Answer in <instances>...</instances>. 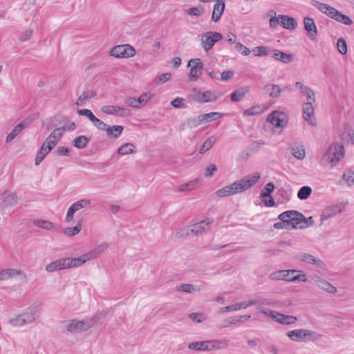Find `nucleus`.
Listing matches in <instances>:
<instances>
[{
    "label": "nucleus",
    "instance_id": "f257e3e1",
    "mask_svg": "<svg viewBox=\"0 0 354 354\" xmlns=\"http://www.w3.org/2000/svg\"><path fill=\"white\" fill-rule=\"evenodd\" d=\"M212 218H207L178 231L175 236L178 239H188L207 232L213 223Z\"/></svg>",
    "mask_w": 354,
    "mask_h": 354
},
{
    "label": "nucleus",
    "instance_id": "f03ea898",
    "mask_svg": "<svg viewBox=\"0 0 354 354\" xmlns=\"http://www.w3.org/2000/svg\"><path fill=\"white\" fill-rule=\"evenodd\" d=\"M314 6H315L322 13L326 15L331 19L343 24L344 25H351L353 24L352 19L347 15L342 14L336 8L317 1L313 2Z\"/></svg>",
    "mask_w": 354,
    "mask_h": 354
},
{
    "label": "nucleus",
    "instance_id": "7ed1b4c3",
    "mask_svg": "<svg viewBox=\"0 0 354 354\" xmlns=\"http://www.w3.org/2000/svg\"><path fill=\"white\" fill-rule=\"evenodd\" d=\"M345 155V150L343 144L339 142L332 143L324 155V158L331 163L333 166L336 165Z\"/></svg>",
    "mask_w": 354,
    "mask_h": 354
},
{
    "label": "nucleus",
    "instance_id": "20e7f679",
    "mask_svg": "<svg viewBox=\"0 0 354 354\" xmlns=\"http://www.w3.org/2000/svg\"><path fill=\"white\" fill-rule=\"evenodd\" d=\"M1 202L0 203V209L2 213H5L8 209L12 208L18 203V196L15 192H10L9 190H5L0 196Z\"/></svg>",
    "mask_w": 354,
    "mask_h": 354
},
{
    "label": "nucleus",
    "instance_id": "39448f33",
    "mask_svg": "<svg viewBox=\"0 0 354 354\" xmlns=\"http://www.w3.org/2000/svg\"><path fill=\"white\" fill-rule=\"evenodd\" d=\"M223 39V35L216 31H209L202 35L201 45L205 51L212 48L215 43Z\"/></svg>",
    "mask_w": 354,
    "mask_h": 354
},
{
    "label": "nucleus",
    "instance_id": "423d86ee",
    "mask_svg": "<svg viewBox=\"0 0 354 354\" xmlns=\"http://www.w3.org/2000/svg\"><path fill=\"white\" fill-rule=\"evenodd\" d=\"M136 54V50L129 44L118 45L110 51V55L117 58L132 57Z\"/></svg>",
    "mask_w": 354,
    "mask_h": 354
},
{
    "label": "nucleus",
    "instance_id": "0eeeda50",
    "mask_svg": "<svg viewBox=\"0 0 354 354\" xmlns=\"http://www.w3.org/2000/svg\"><path fill=\"white\" fill-rule=\"evenodd\" d=\"M261 175L255 172L252 175H248L238 181H235L238 186L239 193L243 192L254 186L260 179Z\"/></svg>",
    "mask_w": 354,
    "mask_h": 354
},
{
    "label": "nucleus",
    "instance_id": "6e6552de",
    "mask_svg": "<svg viewBox=\"0 0 354 354\" xmlns=\"http://www.w3.org/2000/svg\"><path fill=\"white\" fill-rule=\"evenodd\" d=\"M36 312L35 308H28L22 315L10 320V324L13 326H22L31 323L35 319Z\"/></svg>",
    "mask_w": 354,
    "mask_h": 354
},
{
    "label": "nucleus",
    "instance_id": "1a4fd4ad",
    "mask_svg": "<svg viewBox=\"0 0 354 354\" xmlns=\"http://www.w3.org/2000/svg\"><path fill=\"white\" fill-rule=\"evenodd\" d=\"M286 216V220L288 222V230L292 229H297L299 226L302 224V213L297 210H288L283 212L282 217Z\"/></svg>",
    "mask_w": 354,
    "mask_h": 354
},
{
    "label": "nucleus",
    "instance_id": "9d476101",
    "mask_svg": "<svg viewBox=\"0 0 354 354\" xmlns=\"http://www.w3.org/2000/svg\"><path fill=\"white\" fill-rule=\"evenodd\" d=\"M191 64H193V66L191 67L188 78L189 81L194 82L197 80L201 75L203 64L199 58L190 59L188 66H191Z\"/></svg>",
    "mask_w": 354,
    "mask_h": 354
},
{
    "label": "nucleus",
    "instance_id": "9b49d317",
    "mask_svg": "<svg viewBox=\"0 0 354 354\" xmlns=\"http://www.w3.org/2000/svg\"><path fill=\"white\" fill-rule=\"evenodd\" d=\"M193 93H194L193 95V100L198 103L209 102L217 100V96L215 93L210 91H207L203 93L198 88H194Z\"/></svg>",
    "mask_w": 354,
    "mask_h": 354
},
{
    "label": "nucleus",
    "instance_id": "f8f14e48",
    "mask_svg": "<svg viewBox=\"0 0 354 354\" xmlns=\"http://www.w3.org/2000/svg\"><path fill=\"white\" fill-rule=\"evenodd\" d=\"M215 341H201L194 342L188 345V348L194 351H212L213 349L221 348L222 346H216Z\"/></svg>",
    "mask_w": 354,
    "mask_h": 354
},
{
    "label": "nucleus",
    "instance_id": "ddd939ff",
    "mask_svg": "<svg viewBox=\"0 0 354 354\" xmlns=\"http://www.w3.org/2000/svg\"><path fill=\"white\" fill-rule=\"evenodd\" d=\"M267 120L269 121L274 127L278 128L284 127L288 123L286 115L283 113L277 111H273L270 114Z\"/></svg>",
    "mask_w": 354,
    "mask_h": 354
},
{
    "label": "nucleus",
    "instance_id": "4468645a",
    "mask_svg": "<svg viewBox=\"0 0 354 354\" xmlns=\"http://www.w3.org/2000/svg\"><path fill=\"white\" fill-rule=\"evenodd\" d=\"M32 122V119L27 118L16 125L12 131L7 136L6 142L7 143L13 140L18 134L24 129H26Z\"/></svg>",
    "mask_w": 354,
    "mask_h": 354
},
{
    "label": "nucleus",
    "instance_id": "2eb2a0df",
    "mask_svg": "<svg viewBox=\"0 0 354 354\" xmlns=\"http://www.w3.org/2000/svg\"><path fill=\"white\" fill-rule=\"evenodd\" d=\"M304 25L307 36L312 40L315 39L318 32L314 19L309 17H304Z\"/></svg>",
    "mask_w": 354,
    "mask_h": 354
},
{
    "label": "nucleus",
    "instance_id": "dca6fc26",
    "mask_svg": "<svg viewBox=\"0 0 354 354\" xmlns=\"http://www.w3.org/2000/svg\"><path fill=\"white\" fill-rule=\"evenodd\" d=\"M313 333L311 330L306 329H296L289 331L287 333V336L292 341L304 342L308 336L312 335Z\"/></svg>",
    "mask_w": 354,
    "mask_h": 354
},
{
    "label": "nucleus",
    "instance_id": "f3484780",
    "mask_svg": "<svg viewBox=\"0 0 354 354\" xmlns=\"http://www.w3.org/2000/svg\"><path fill=\"white\" fill-rule=\"evenodd\" d=\"M345 206L342 203L330 205L324 209L321 215V221H324L327 220L337 214L341 213L344 209Z\"/></svg>",
    "mask_w": 354,
    "mask_h": 354
},
{
    "label": "nucleus",
    "instance_id": "a211bd4d",
    "mask_svg": "<svg viewBox=\"0 0 354 354\" xmlns=\"http://www.w3.org/2000/svg\"><path fill=\"white\" fill-rule=\"evenodd\" d=\"M107 315V311H102L88 320L79 321V326L82 328V331H86L94 326L102 317Z\"/></svg>",
    "mask_w": 354,
    "mask_h": 354
},
{
    "label": "nucleus",
    "instance_id": "6ab92c4d",
    "mask_svg": "<svg viewBox=\"0 0 354 354\" xmlns=\"http://www.w3.org/2000/svg\"><path fill=\"white\" fill-rule=\"evenodd\" d=\"M239 193L238 186L235 182L229 185H226L216 192V196L219 198H224Z\"/></svg>",
    "mask_w": 354,
    "mask_h": 354
},
{
    "label": "nucleus",
    "instance_id": "aec40b11",
    "mask_svg": "<svg viewBox=\"0 0 354 354\" xmlns=\"http://www.w3.org/2000/svg\"><path fill=\"white\" fill-rule=\"evenodd\" d=\"M313 280V283L319 288L328 293L334 294L337 292V288L335 286H332L328 281L322 279L317 275L314 276Z\"/></svg>",
    "mask_w": 354,
    "mask_h": 354
},
{
    "label": "nucleus",
    "instance_id": "412c9836",
    "mask_svg": "<svg viewBox=\"0 0 354 354\" xmlns=\"http://www.w3.org/2000/svg\"><path fill=\"white\" fill-rule=\"evenodd\" d=\"M289 272L288 274H285V281H300L303 282L307 281L306 274L301 270H286Z\"/></svg>",
    "mask_w": 354,
    "mask_h": 354
},
{
    "label": "nucleus",
    "instance_id": "4be33fe9",
    "mask_svg": "<svg viewBox=\"0 0 354 354\" xmlns=\"http://www.w3.org/2000/svg\"><path fill=\"white\" fill-rule=\"evenodd\" d=\"M66 262L68 268H77L82 264H84L86 261L91 260L90 256L88 255V253H86L83 255H81L79 257L77 258H65Z\"/></svg>",
    "mask_w": 354,
    "mask_h": 354
},
{
    "label": "nucleus",
    "instance_id": "5701e85b",
    "mask_svg": "<svg viewBox=\"0 0 354 354\" xmlns=\"http://www.w3.org/2000/svg\"><path fill=\"white\" fill-rule=\"evenodd\" d=\"M313 102H308L304 103L303 108V114L304 119L309 124L312 126L315 125V122L312 120V117L314 115V107Z\"/></svg>",
    "mask_w": 354,
    "mask_h": 354
},
{
    "label": "nucleus",
    "instance_id": "b1692460",
    "mask_svg": "<svg viewBox=\"0 0 354 354\" xmlns=\"http://www.w3.org/2000/svg\"><path fill=\"white\" fill-rule=\"evenodd\" d=\"M66 262L65 258L57 259L46 266V270L49 272L67 269Z\"/></svg>",
    "mask_w": 354,
    "mask_h": 354
},
{
    "label": "nucleus",
    "instance_id": "393cba45",
    "mask_svg": "<svg viewBox=\"0 0 354 354\" xmlns=\"http://www.w3.org/2000/svg\"><path fill=\"white\" fill-rule=\"evenodd\" d=\"M280 24L283 28L288 30H294L297 28L298 24L295 18L288 15H279Z\"/></svg>",
    "mask_w": 354,
    "mask_h": 354
},
{
    "label": "nucleus",
    "instance_id": "a878e982",
    "mask_svg": "<svg viewBox=\"0 0 354 354\" xmlns=\"http://www.w3.org/2000/svg\"><path fill=\"white\" fill-rule=\"evenodd\" d=\"M225 8V3L223 0H217L216 3L214 4L213 12L212 15V20L214 22L218 21L221 15H223Z\"/></svg>",
    "mask_w": 354,
    "mask_h": 354
},
{
    "label": "nucleus",
    "instance_id": "bb28decb",
    "mask_svg": "<svg viewBox=\"0 0 354 354\" xmlns=\"http://www.w3.org/2000/svg\"><path fill=\"white\" fill-rule=\"evenodd\" d=\"M272 57L274 59L280 61L283 64H290L294 59V56L292 54L281 52L277 49H274L273 50Z\"/></svg>",
    "mask_w": 354,
    "mask_h": 354
},
{
    "label": "nucleus",
    "instance_id": "cd10ccee",
    "mask_svg": "<svg viewBox=\"0 0 354 354\" xmlns=\"http://www.w3.org/2000/svg\"><path fill=\"white\" fill-rule=\"evenodd\" d=\"M101 111L106 114L109 115H115L119 111H121L122 112L119 114L120 116H127L129 115V111L125 110L124 109L118 106H104L102 107Z\"/></svg>",
    "mask_w": 354,
    "mask_h": 354
},
{
    "label": "nucleus",
    "instance_id": "c85d7f7f",
    "mask_svg": "<svg viewBox=\"0 0 354 354\" xmlns=\"http://www.w3.org/2000/svg\"><path fill=\"white\" fill-rule=\"evenodd\" d=\"M201 124H203V122L200 115H198L197 118H189L180 124V130L184 131L187 128H196Z\"/></svg>",
    "mask_w": 354,
    "mask_h": 354
},
{
    "label": "nucleus",
    "instance_id": "c756f323",
    "mask_svg": "<svg viewBox=\"0 0 354 354\" xmlns=\"http://www.w3.org/2000/svg\"><path fill=\"white\" fill-rule=\"evenodd\" d=\"M297 259L301 261L306 262L308 263L317 265L319 267H321L323 265V262L321 260L317 259L315 257L309 254L303 253L301 254H298L297 256Z\"/></svg>",
    "mask_w": 354,
    "mask_h": 354
},
{
    "label": "nucleus",
    "instance_id": "7c9ffc66",
    "mask_svg": "<svg viewBox=\"0 0 354 354\" xmlns=\"http://www.w3.org/2000/svg\"><path fill=\"white\" fill-rule=\"evenodd\" d=\"M248 91L249 88L247 86L235 90L230 95L231 100L235 102L241 101Z\"/></svg>",
    "mask_w": 354,
    "mask_h": 354
},
{
    "label": "nucleus",
    "instance_id": "2f4dec72",
    "mask_svg": "<svg viewBox=\"0 0 354 354\" xmlns=\"http://www.w3.org/2000/svg\"><path fill=\"white\" fill-rule=\"evenodd\" d=\"M123 130L124 127L122 125L109 127L106 129V135L109 138L116 139L121 135Z\"/></svg>",
    "mask_w": 354,
    "mask_h": 354
},
{
    "label": "nucleus",
    "instance_id": "473e14b6",
    "mask_svg": "<svg viewBox=\"0 0 354 354\" xmlns=\"http://www.w3.org/2000/svg\"><path fill=\"white\" fill-rule=\"evenodd\" d=\"M90 140L91 139L85 136H79L73 140L72 145L77 149H82L87 146Z\"/></svg>",
    "mask_w": 354,
    "mask_h": 354
},
{
    "label": "nucleus",
    "instance_id": "72a5a7b5",
    "mask_svg": "<svg viewBox=\"0 0 354 354\" xmlns=\"http://www.w3.org/2000/svg\"><path fill=\"white\" fill-rule=\"evenodd\" d=\"M264 89L271 97H279L282 91V89L278 84H267L265 86Z\"/></svg>",
    "mask_w": 354,
    "mask_h": 354
},
{
    "label": "nucleus",
    "instance_id": "f704fd0d",
    "mask_svg": "<svg viewBox=\"0 0 354 354\" xmlns=\"http://www.w3.org/2000/svg\"><path fill=\"white\" fill-rule=\"evenodd\" d=\"M135 148V145L132 143H124L120 147H119L118 149V153L121 156L134 153L136 152Z\"/></svg>",
    "mask_w": 354,
    "mask_h": 354
},
{
    "label": "nucleus",
    "instance_id": "c9c22d12",
    "mask_svg": "<svg viewBox=\"0 0 354 354\" xmlns=\"http://www.w3.org/2000/svg\"><path fill=\"white\" fill-rule=\"evenodd\" d=\"M223 113L219 112H210L208 113L200 115V118L202 120V122H209L212 121H214L218 118H222Z\"/></svg>",
    "mask_w": 354,
    "mask_h": 354
},
{
    "label": "nucleus",
    "instance_id": "e433bc0d",
    "mask_svg": "<svg viewBox=\"0 0 354 354\" xmlns=\"http://www.w3.org/2000/svg\"><path fill=\"white\" fill-rule=\"evenodd\" d=\"M277 315V322L282 324H292L297 320V317L292 315H286L281 313Z\"/></svg>",
    "mask_w": 354,
    "mask_h": 354
},
{
    "label": "nucleus",
    "instance_id": "4c0bfd02",
    "mask_svg": "<svg viewBox=\"0 0 354 354\" xmlns=\"http://www.w3.org/2000/svg\"><path fill=\"white\" fill-rule=\"evenodd\" d=\"M216 141V137L215 136H210L207 139L205 140L203 144L202 145L201 147L199 149V153L203 154L206 151H207L209 149L212 147Z\"/></svg>",
    "mask_w": 354,
    "mask_h": 354
},
{
    "label": "nucleus",
    "instance_id": "58836bf2",
    "mask_svg": "<svg viewBox=\"0 0 354 354\" xmlns=\"http://www.w3.org/2000/svg\"><path fill=\"white\" fill-rule=\"evenodd\" d=\"M109 247V244L107 243H104L97 247H96L93 250L88 252V255L90 256L91 259L96 258L101 253H102L104 250H106Z\"/></svg>",
    "mask_w": 354,
    "mask_h": 354
},
{
    "label": "nucleus",
    "instance_id": "ea45409f",
    "mask_svg": "<svg viewBox=\"0 0 354 354\" xmlns=\"http://www.w3.org/2000/svg\"><path fill=\"white\" fill-rule=\"evenodd\" d=\"M247 308V306H245V301H243V302L237 303L235 304H232V305H230V306H227L225 307L221 308L219 309V313H225V312H228V311H234V310H238L241 308Z\"/></svg>",
    "mask_w": 354,
    "mask_h": 354
},
{
    "label": "nucleus",
    "instance_id": "a19ab883",
    "mask_svg": "<svg viewBox=\"0 0 354 354\" xmlns=\"http://www.w3.org/2000/svg\"><path fill=\"white\" fill-rule=\"evenodd\" d=\"M177 291L184 292L186 293H194L200 291L199 288H196L194 285L191 283H183L177 287Z\"/></svg>",
    "mask_w": 354,
    "mask_h": 354
},
{
    "label": "nucleus",
    "instance_id": "79ce46f5",
    "mask_svg": "<svg viewBox=\"0 0 354 354\" xmlns=\"http://www.w3.org/2000/svg\"><path fill=\"white\" fill-rule=\"evenodd\" d=\"M312 188L309 186H303L301 187L298 192L297 197L300 200H306L312 193Z\"/></svg>",
    "mask_w": 354,
    "mask_h": 354
},
{
    "label": "nucleus",
    "instance_id": "37998d69",
    "mask_svg": "<svg viewBox=\"0 0 354 354\" xmlns=\"http://www.w3.org/2000/svg\"><path fill=\"white\" fill-rule=\"evenodd\" d=\"M198 184H199V180L197 179H195V180H191L188 183H186L185 184L180 185L179 190L181 192L191 191V190L195 189L196 187H197Z\"/></svg>",
    "mask_w": 354,
    "mask_h": 354
},
{
    "label": "nucleus",
    "instance_id": "c03bdc74",
    "mask_svg": "<svg viewBox=\"0 0 354 354\" xmlns=\"http://www.w3.org/2000/svg\"><path fill=\"white\" fill-rule=\"evenodd\" d=\"M21 270L12 269V268L3 270L0 272L1 277H2V280L9 278V277H12L19 275L21 274Z\"/></svg>",
    "mask_w": 354,
    "mask_h": 354
},
{
    "label": "nucleus",
    "instance_id": "a18cd8bd",
    "mask_svg": "<svg viewBox=\"0 0 354 354\" xmlns=\"http://www.w3.org/2000/svg\"><path fill=\"white\" fill-rule=\"evenodd\" d=\"M283 215V212H282L281 214H280L279 216H278V218L280 220V221L279 222H277L274 224L273 227L274 228L277 229V230H279V229H286V230H288V220H286V216H284V217H282Z\"/></svg>",
    "mask_w": 354,
    "mask_h": 354
},
{
    "label": "nucleus",
    "instance_id": "49530a36",
    "mask_svg": "<svg viewBox=\"0 0 354 354\" xmlns=\"http://www.w3.org/2000/svg\"><path fill=\"white\" fill-rule=\"evenodd\" d=\"M50 151H48L47 147H45L44 145H41L35 158V165H39Z\"/></svg>",
    "mask_w": 354,
    "mask_h": 354
},
{
    "label": "nucleus",
    "instance_id": "de8ad7c7",
    "mask_svg": "<svg viewBox=\"0 0 354 354\" xmlns=\"http://www.w3.org/2000/svg\"><path fill=\"white\" fill-rule=\"evenodd\" d=\"M33 224L44 230H50L54 227V224L48 221L44 220H34Z\"/></svg>",
    "mask_w": 354,
    "mask_h": 354
},
{
    "label": "nucleus",
    "instance_id": "09e8293b",
    "mask_svg": "<svg viewBox=\"0 0 354 354\" xmlns=\"http://www.w3.org/2000/svg\"><path fill=\"white\" fill-rule=\"evenodd\" d=\"M274 189V185L272 183H268L262 190L260 197L261 198H271V193Z\"/></svg>",
    "mask_w": 354,
    "mask_h": 354
},
{
    "label": "nucleus",
    "instance_id": "8fccbe9b",
    "mask_svg": "<svg viewBox=\"0 0 354 354\" xmlns=\"http://www.w3.org/2000/svg\"><path fill=\"white\" fill-rule=\"evenodd\" d=\"M91 203V201L90 199H81L75 203H74L71 206L75 209V211H78L85 207H87L90 205Z\"/></svg>",
    "mask_w": 354,
    "mask_h": 354
},
{
    "label": "nucleus",
    "instance_id": "3c124183",
    "mask_svg": "<svg viewBox=\"0 0 354 354\" xmlns=\"http://www.w3.org/2000/svg\"><path fill=\"white\" fill-rule=\"evenodd\" d=\"M79 324V321L72 320L68 326L67 330L72 333L82 332V328Z\"/></svg>",
    "mask_w": 354,
    "mask_h": 354
},
{
    "label": "nucleus",
    "instance_id": "603ef678",
    "mask_svg": "<svg viewBox=\"0 0 354 354\" xmlns=\"http://www.w3.org/2000/svg\"><path fill=\"white\" fill-rule=\"evenodd\" d=\"M255 56L263 57L269 55V48L267 46H257L252 50Z\"/></svg>",
    "mask_w": 354,
    "mask_h": 354
},
{
    "label": "nucleus",
    "instance_id": "864d4df0",
    "mask_svg": "<svg viewBox=\"0 0 354 354\" xmlns=\"http://www.w3.org/2000/svg\"><path fill=\"white\" fill-rule=\"evenodd\" d=\"M82 230V224L81 223H78L76 226L67 227L65 229V234L69 236H72L77 234Z\"/></svg>",
    "mask_w": 354,
    "mask_h": 354
},
{
    "label": "nucleus",
    "instance_id": "5fc2aeb1",
    "mask_svg": "<svg viewBox=\"0 0 354 354\" xmlns=\"http://www.w3.org/2000/svg\"><path fill=\"white\" fill-rule=\"evenodd\" d=\"M289 272L286 270H279L270 274V279L272 280H285V274H288Z\"/></svg>",
    "mask_w": 354,
    "mask_h": 354
},
{
    "label": "nucleus",
    "instance_id": "6e6d98bb",
    "mask_svg": "<svg viewBox=\"0 0 354 354\" xmlns=\"http://www.w3.org/2000/svg\"><path fill=\"white\" fill-rule=\"evenodd\" d=\"M258 304L269 305L270 302H268L266 299H263V298H261V297H257V298H255L254 299L249 300L248 304L245 303V306H247V308L248 306H255V305H258Z\"/></svg>",
    "mask_w": 354,
    "mask_h": 354
},
{
    "label": "nucleus",
    "instance_id": "4d7b16f0",
    "mask_svg": "<svg viewBox=\"0 0 354 354\" xmlns=\"http://www.w3.org/2000/svg\"><path fill=\"white\" fill-rule=\"evenodd\" d=\"M186 12L188 15L199 17L203 14L204 8L202 6H198V7L188 8Z\"/></svg>",
    "mask_w": 354,
    "mask_h": 354
},
{
    "label": "nucleus",
    "instance_id": "13d9d810",
    "mask_svg": "<svg viewBox=\"0 0 354 354\" xmlns=\"http://www.w3.org/2000/svg\"><path fill=\"white\" fill-rule=\"evenodd\" d=\"M64 131V128H57L56 129L51 132V133L49 135V137L51 138L52 139H54L55 140H57L58 142L63 136Z\"/></svg>",
    "mask_w": 354,
    "mask_h": 354
},
{
    "label": "nucleus",
    "instance_id": "bf43d9fd",
    "mask_svg": "<svg viewBox=\"0 0 354 354\" xmlns=\"http://www.w3.org/2000/svg\"><path fill=\"white\" fill-rule=\"evenodd\" d=\"M337 46L339 52L342 55H346L347 53V44L344 38L341 37L337 40Z\"/></svg>",
    "mask_w": 354,
    "mask_h": 354
},
{
    "label": "nucleus",
    "instance_id": "052dcab7",
    "mask_svg": "<svg viewBox=\"0 0 354 354\" xmlns=\"http://www.w3.org/2000/svg\"><path fill=\"white\" fill-rule=\"evenodd\" d=\"M77 113L80 115H82V116H86V118H88L92 122L95 120V118H96L97 117H95L94 115V114L93 113V112L90 110V109H78L77 111Z\"/></svg>",
    "mask_w": 354,
    "mask_h": 354
},
{
    "label": "nucleus",
    "instance_id": "680f3d73",
    "mask_svg": "<svg viewBox=\"0 0 354 354\" xmlns=\"http://www.w3.org/2000/svg\"><path fill=\"white\" fill-rule=\"evenodd\" d=\"M292 154L299 160H303L305 158L306 152L302 148L292 147Z\"/></svg>",
    "mask_w": 354,
    "mask_h": 354
},
{
    "label": "nucleus",
    "instance_id": "e2e57ef3",
    "mask_svg": "<svg viewBox=\"0 0 354 354\" xmlns=\"http://www.w3.org/2000/svg\"><path fill=\"white\" fill-rule=\"evenodd\" d=\"M301 92L306 96L307 99L310 100L309 102H315V93L311 88L306 86V88H302V91H301Z\"/></svg>",
    "mask_w": 354,
    "mask_h": 354
},
{
    "label": "nucleus",
    "instance_id": "0e129e2a",
    "mask_svg": "<svg viewBox=\"0 0 354 354\" xmlns=\"http://www.w3.org/2000/svg\"><path fill=\"white\" fill-rule=\"evenodd\" d=\"M235 48L237 51L245 56H248L251 53V50L240 42L236 43Z\"/></svg>",
    "mask_w": 354,
    "mask_h": 354
},
{
    "label": "nucleus",
    "instance_id": "69168bd1",
    "mask_svg": "<svg viewBox=\"0 0 354 354\" xmlns=\"http://www.w3.org/2000/svg\"><path fill=\"white\" fill-rule=\"evenodd\" d=\"M343 180H344L348 186L354 184V171H348L342 176Z\"/></svg>",
    "mask_w": 354,
    "mask_h": 354
},
{
    "label": "nucleus",
    "instance_id": "338daca9",
    "mask_svg": "<svg viewBox=\"0 0 354 354\" xmlns=\"http://www.w3.org/2000/svg\"><path fill=\"white\" fill-rule=\"evenodd\" d=\"M171 105L175 109H181L186 106L185 100L181 97H176L171 102Z\"/></svg>",
    "mask_w": 354,
    "mask_h": 354
},
{
    "label": "nucleus",
    "instance_id": "774afa93",
    "mask_svg": "<svg viewBox=\"0 0 354 354\" xmlns=\"http://www.w3.org/2000/svg\"><path fill=\"white\" fill-rule=\"evenodd\" d=\"M57 144V140H53L49 136L45 140L42 145L47 147L48 151H51Z\"/></svg>",
    "mask_w": 354,
    "mask_h": 354
}]
</instances>
